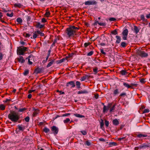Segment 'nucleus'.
<instances>
[{"label":"nucleus","mask_w":150,"mask_h":150,"mask_svg":"<svg viewBox=\"0 0 150 150\" xmlns=\"http://www.w3.org/2000/svg\"><path fill=\"white\" fill-rule=\"evenodd\" d=\"M8 118L11 121L13 122H18V123H20L21 120H19L20 118V115L18 113L13 111L10 112L8 115Z\"/></svg>","instance_id":"nucleus-1"},{"label":"nucleus","mask_w":150,"mask_h":150,"mask_svg":"<svg viewBox=\"0 0 150 150\" xmlns=\"http://www.w3.org/2000/svg\"><path fill=\"white\" fill-rule=\"evenodd\" d=\"M28 50V47L24 46L18 47L17 50V54L19 55H23Z\"/></svg>","instance_id":"nucleus-2"},{"label":"nucleus","mask_w":150,"mask_h":150,"mask_svg":"<svg viewBox=\"0 0 150 150\" xmlns=\"http://www.w3.org/2000/svg\"><path fill=\"white\" fill-rule=\"evenodd\" d=\"M65 33L69 38L73 37L76 35L75 31L73 30L70 27L66 29Z\"/></svg>","instance_id":"nucleus-3"},{"label":"nucleus","mask_w":150,"mask_h":150,"mask_svg":"<svg viewBox=\"0 0 150 150\" xmlns=\"http://www.w3.org/2000/svg\"><path fill=\"white\" fill-rule=\"evenodd\" d=\"M51 131L53 134L56 136L58 133L59 129L55 126H53L50 127Z\"/></svg>","instance_id":"nucleus-4"},{"label":"nucleus","mask_w":150,"mask_h":150,"mask_svg":"<svg viewBox=\"0 0 150 150\" xmlns=\"http://www.w3.org/2000/svg\"><path fill=\"white\" fill-rule=\"evenodd\" d=\"M128 30L126 29L123 30L122 32V34L123 37L122 39L124 40H127V38L128 34Z\"/></svg>","instance_id":"nucleus-5"},{"label":"nucleus","mask_w":150,"mask_h":150,"mask_svg":"<svg viewBox=\"0 0 150 150\" xmlns=\"http://www.w3.org/2000/svg\"><path fill=\"white\" fill-rule=\"evenodd\" d=\"M97 2L93 0V1H86L84 3L85 5H96Z\"/></svg>","instance_id":"nucleus-6"},{"label":"nucleus","mask_w":150,"mask_h":150,"mask_svg":"<svg viewBox=\"0 0 150 150\" xmlns=\"http://www.w3.org/2000/svg\"><path fill=\"white\" fill-rule=\"evenodd\" d=\"M138 54L142 57H147L148 55L143 51H139L138 52Z\"/></svg>","instance_id":"nucleus-7"},{"label":"nucleus","mask_w":150,"mask_h":150,"mask_svg":"<svg viewBox=\"0 0 150 150\" xmlns=\"http://www.w3.org/2000/svg\"><path fill=\"white\" fill-rule=\"evenodd\" d=\"M147 147L150 148V143L147 144L144 143L139 146V148H140V149H145Z\"/></svg>","instance_id":"nucleus-8"},{"label":"nucleus","mask_w":150,"mask_h":150,"mask_svg":"<svg viewBox=\"0 0 150 150\" xmlns=\"http://www.w3.org/2000/svg\"><path fill=\"white\" fill-rule=\"evenodd\" d=\"M69 85L71 86V88H74L75 86V83L73 81H70L68 82L66 84L67 86H69Z\"/></svg>","instance_id":"nucleus-9"},{"label":"nucleus","mask_w":150,"mask_h":150,"mask_svg":"<svg viewBox=\"0 0 150 150\" xmlns=\"http://www.w3.org/2000/svg\"><path fill=\"white\" fill-rule=\"evenodd\" d=\"M44 25L41 24L40 23L38 22L35 25V27L36 28H39L40 29H41L44 27Z\"/></svg>","instance_id":"nucleus-10"},{"label":"nucleus","mask_w":150,"mask_h":150,"mask_svg":"<svg viewBox=\"0 0 150 150\" xmlns=\"http://www.w3.org/2000/svg\"><path fill=\"white\" fill-rule=\"evenodd\" d=\"M34 56L32 54L30 55L28 57V64L30 65H31L33 64V62L30 61V60H32V59H33L34 58Z\"/></svg>","instance_id":"nucleus-11"},{"label":"nucleus","mask_w":150,"mask_h":150,"mask_svg":"<svg viewBox=\"0 0 150 150\" xmlns=\"http://www.w3.org/2000/svg\"><path fill=\"white\" fill-rule=\"evenodd\" d=\"M90 77V76L88 75H85L84 76H83L80 79L81 81H85L86 79H88Z\"/></svg>","instance_id":"nucleus-12"},{"label":"nucleus","mask_w":150,"mask_h":150,"mask_svg":"<svg viewBox=\"0 0 150 150\" xmlns=\"http://www.w3.org/2000/svg\"><path fill=\"white\" fill-rule=\"evenodd\" d=\"M40 111L38 109H35L33 113V117L36 116L39 113Z\"/></svg>","instance_id":"nucleus-13"},{"label":"nucleus","mask_w":150,"mask_h":150,"mask_svg":"<svg viewBox=\"0 0 150 150\" xmlns=\"http://www.w3.org/2000/svg\"><path fill=\"white\" fill-rule=\"evenodd\" d=\"M18 128L20 131H23L25 129V126L22 125H18Z\"/></svg>","instance_id":"nucleus-14"},{"label":"nucleus","mask_w":150,"mask_h":150,"mask_svg":"<svg viewBox=\"0 0 150 150\" xmlns=\"http://www.w3.org/2000/svg\"><path fill=\"white\" fill-rule=\"evenodd\" d=\"M113 124L115 126H117L119 124V122L117 119H115L112 121Z\"/></svg>","instance_id":"nucleus-15"},{"label":"nucleus","mask_w":150,"mask_h":150,"mask_svg":"<svg viewBox=\"0 0 150 150\" xmlns=\"http://www.w3.org/2000/svg\"><path fill=\"white\" fill-rule=\"evenodd\" d=\"M88 93V91L85 90H82L81 91H79L77 92V93L78 94H86Z\"/></svg>","instance_id":"nucleus-16"},{"label":"nucleus","mask_w":150,"mask_h":150,"mask_svg":"<svg viewBox=\"0 0 150 150\" xmlns=\"http://www.w3.org/2000/svg\"><path fill=\"white\" fill-rule=\"evenodd\" d=\"M18 59L19 62H21L22 63H24L25 62V60L22 56H20L19 58H18Z\"/></svg>","instance_id":"nucleus-17"},{"label":"nucleus","mask_w":150,"mask_h":150,"mask_svg":"<svg viewBox=\"0 0 150 150\" xmlns=\"http://www.w3.org/2000/svg\"><path fill=\"white\" fill-rule=\"evenodd\" d=\"M116 37L117 38V40L116 42V43L117 44L119 43L121 40V38L119 36H116Z\"/></svg>","instance_id":"nucleus-18"},{"label":"nucleus","mask_w":150,"mask_h":150,"mask_svg":"<svg viewBox=\"0 0 150 150\" xmlns=\"http://www.w3.org/2000/svg\"><path fill=\"white\" fill-rule=\"evenodd\" d=\"M35 31L37 34H38V35H40L41 36H44V33L40 31L39 30H38Z\"/></svg>","instance_id":"nucleus-19"},{"label":"nucleus","mask_w":150,"mask_h":150,"mask_svg":"<svg viewBox=\"0 0 150 150\" xmlns=\"http://www.w3.org/2000/svg\"><path fill=\"white\" fill-rule=\"evenodd\" d=\"M14 6L15 7H17L19 8H21L23 6V5L20 3H18L14 4Z\"/></svg>","instance_id":"nucleus-20"},{"label":"nucleus","mask_w":150,"mask_h":150,"mask_svg":"<svg viewBox=\"0 0 150 150\" xmlns=\"http://www.w3.org/2000/svg\"><path fill=\"white\" fill-rule=\"evenodd\" d=\"M134 32L137 34L139 31V29H138L137 27L136 26H134Z\"/></svg>","instance_id":"nucleus-21"},{"label":"nucleus","mask_w":150,"mask_h":150,"mask_svg":"<svg viewBox=\"0 0 150 150\" xmlns=\"http://www.w3.org/2000/svg\"><path fill=\"white\" fill-rule=\"evenodd\" d=\"M120 73L122 75H125L127 74V72L126 71L122 70L120 71Z\"/></svg>","instance_id":"nucleus-22"},{"label":"nucleus","mask_w":150,"mask_h":150,"mask_svg":"<svg viewBox=\"0 0 150 150\" xmlns=\"http://www.w3.org/2000/svg\"><path fill=\"white\" fill-rule=\"evenodd\" d=\"M109 108H108V107L107 106L104 105L103 108V112L105 113L108 110Z\"/></svg>","instance_id":"nucleus-23"},{"label":"nucleus","mask_w":150,"mask_h":150,"mask_svg":"<svg viewBox=\"0 0 150 150\" xmlns=\"http://www.w3.org/2000/svg\"><path fill=\"white\" fill-rule=\"evenodd\" d=\"M127 45V44L124 42H122L121 43L120 47H126Z\"/></svg>","instance_id":"nucleus-24"},{"label":"nucleus","mask_w":150,"mask_h":150,"mask_svg":"<svg viewBox=\"0 0 150 150\" xmlns=\"http://www.w3.org/2000/svg\"><path fill=\"white\" fill-rule=\"evenodd\" d=\"M109 145L110 146H116L117 145V143L115 142H110L109 143Z\"/></svg>","instance_id":"nucleus-25"},{"label":"nucleus","mask_w":150,"mask_h":150,"mask_svg":"<svg viewBox=\"0 0 150 150\" xmlns=\"http://www.w3.org/2000/svg\"><path fill=\"white\" fill-rule=\"evenodd\" d=\"M74 115L77 117L79 118L84 117L83 115L77 113H75L74 114Z\"/></svg>","instance_id":"nucleus-26"},{"label":"nucleus","mask_w":150,"mask_h":150,"mask_svg":"<svg viewBox=\"0 0 150 150\" xmlns=\"http://www.w3.org/2000/svg\"><path fill=\"white\" fill-rule=\"evenodd\" d=\"M39 35L38 34H37L36 32L35 31L33 33V39H35L38 37V36Z\"/></svg>","instance_id":"nucleus-27"},{"label":"nucleus","mask_w":150,"mask_h":150,"mask_svg":"<svg viewBox=\"0 0 150 150\" xmlns=\"http://www.w3.org/2000/svg\"><path fill=\"white\" fill-rule=\"evenodd\" d=\"M76 87L78 88H81V83L80 82L78 81H76Z\"/></svg>","instance_id":"nucleus-28"},{"label":"nucleus","mask_w":150,"mask_h":150,"mask_svg":"<svg viewBox=\"0 0 150 150\" xmlns=\"http://www.w3.org/2000/svg\"><path fill=\"white\" fill-rule=\"evenodd\" d=\"M123 85L127 87L128 88H131V87H132L131 86H130V85H129L128 83H124Z\"/></svg>","instance_id":"nucleus-29"},{"label":"nucleus","mask_w":150,"mask_h":150,"mask_svg":"<svg viewBox=\"0 0 150 150\" xmlns=\"http://www.w3.org/2000/svg\"><path fill=\"white\" fill-rule=\"evenodd\" d=\"M147 135L146 134H138L137 135V137L140 138L142 137H147Z\"/></svg>","instance_id":"nucleus-30"},{"label":"nucleus","mask_w":150,"mask_h":150,"mask_svg":"<svg viewBox=\"0 0 150 150\" xmlns=\"http://www.w3.org/2000/svg\"><path fill=\"white\" fill-rule=\"evenodd\" d=\"M43 131L45 133H47L50 131V129L46 127H45L43 129Z\"/></svg>","instance_id":"nucleus-31"},{"label":"nucleus","mask_w":150,"mask_h":150,"mask_svg":"<svg viewBox=\"0 0 150 150\" xmlns=\"http://www.w3.org/2000/svg\"><path fill=\"white\" fill-rule=\"evenodd\" d=\"M101 122H100V128L101 129H103V127L104 125V124L103 120L102 119L101 120Z\"/></svg>","instance_id":"nucleus-32"},{"label":"nucleus","mask_w":150,"mask_h":150,"mask_svg":"<svg viewBox=\"0 0 150 150\" xmlns=\"http://www.w3.org/2000/svg\"><path fill=\"white\" fill-rule=\"evenodd\" d=\"M54 62V60H52L47 65V67L48 68L51 66L53 64Z\"/></svg>","instance_id":"nucleus-33"},{"label":"nucleus","mask_w":150,"mask_h":150,"mask_svg":"<svg viewBox=\"0 0 150 150\" xmlns=\"http://www.w3.org/2000/svg\"><path fill=\"white\" fill-rule=\"evenodd\" d=\"M71 28L73 30H74L75 31V33H76V30H78L79 29V28L77 27H75L74 26H70Z\"/></svg>","instance_id":"nucleus-34"},{"label":"nucleus","mask_w":150,"mask_h":150,"mask_svg":"<svg viewBox=\"0 0 150 150\" xmlns=\"http://www.w3.org/2000/svg\"><path fill=\"white\" fill-rule=\"evenodd\" d=\"M27 109L25 108H20L18 110V112H23L26 110Z\"/></svg>","instance_id":"nucleus-35"},{"label":"nucleus","mask_w":150,"mask_h":150,"mask_svg":"<svg viewBox=\"0 0 150 150\" xmlns=\"http://www.w3.org/2000/svg\"><path fill=\"white\" fill-rule=\"evenodd\" d=\"M41 71V70L39 68H37L35 70V72L36 74H38Z\"/></svg>","instance_id":"nucleus-36"},{"label":"nucleus","mask_w":150,"mask_h":150,"mask_svg":"<svg viewBox=\"0 0 150 150\" xmlns=\"http://www.w3.org/2000/svg\"><path fill=\"white\" fill-rule=\"evenodd\" d=\"M115 105H116L114 104L111 108L110 110V112H112L113 110L115 109Z\"/></svg>","instance_id":"nucleus-37"},{"label":"nucleus","mask_w":150,"mask_h":150,"mask_svg":"<svg viewBox=\"0 0 150 150\" xmlns=\"http://www.w3.org/2000/svg\"><path fill=\"white\" fill-rule=\"evenodd\" d=\"M5 106L3 104H0V109L3 110H5Z\"/></svg>","instance_id":"nucleus-38"},{"label":"nucleus","mask_w":150,"mask_h":150,"mask_svg":"<svg viewBox=\"0 0 150 150\" xmlns=\"http://www.w3.org/2000/svg\"><path fill=\"white\" fill-rule=\"evenodd\" d=\"M16 21L18 23H20L22 22V20L21 18H18L17 19Z\"/></svg>","instance_id":"nucleus-39"},{"label":"nucleus","mask_w":150,"mask_h":150,"mask_svg":"<svg viewBox=\"0 0 150 150\" xmlns=\"http://www.w3.org/2000/svg\"><path fill=\"white\" fill-rule=\"evenodd\" d=\"M98 68L96 67L95 68L93 69V71L94 72V74H96L98 72Z\"/></svg>","instance_id":"nucleus-40"},{"label":"nucleus","mask_w":150,"mask_h":150,"mask_svg":"<svg viewBox=\"0 0 150 150\" xmlns=\"http://www.w3.org/2000/svg\"><path fill=\"white\" fill-rule=\"evenodd\" d=\"M127 96V93L125 92H123L120 94L119 96L120 97H125Z\"/></svg>","instance_id":"nucleus-41"},{"label":"nucleus","mask_w":150,"mask_h":150,"mask_svg":"<svg viewBox=\"0 0 150 150\" xmlns=\"http://www.w3.org/2000/svg\"><path fill=\"white\" fill-rule=\"evenodd\" d=\"M91 143L88 140L87 141L85 142V144L88 146H89L91 145Z\"/></svg>","instance_id":"nucleus-42"},{"label":"nucleus","mask_w":150,"mask_h":150,"mask_svg":"<svg viewBox=\"0 0 150 150\" xmlns=\"http://www.w3.org/2000/svg\"><path fill=\"white\" fill-rule=\"evenodd\" d=\"M130 86H131V88L133 89L134 88L133 87V86H134L135 87L137 86V84L134 83H131L130 84Z\"/></svg>","instance_id":"nucleus-43"},{"label":"nucleus","mask_w":150,"mask_h":150,"mask_svg":"<svg viewBox=\"0 0 150 150\" xmlns=\"http://www.w3.org/2000/svg\"><path fill=\"white\" fill-rule=\"evenodd\" d=\"M70 121V119L67 118L65 120H64V122L65 123H67L69 122Z\"/></svg>","instance_id":"nucleus-44"},{"label":"nucleus","mask_w":150,"mask_h":150,"mask_svg":"<svg viewBox=\"0 0 150 150\" xmlns=\"http://www.w3.org/2000/svg\"><path fill=\"white\" fill-rule=\"evenodd\" d=\"M29 71L28 70H25L24 71V72L23 73V74L24 75L26 76L29 73Z\"/></svg>","instance_id":"nucleus-45"},{"label":"nucleus","mask_w":150,"mask_h":150,"mask_svg":"<svg viewBox=\"0 0 150 150\" xmlns=\"http://www.w3.org/2000/svg\"><path fill=\"white\" fill-rule=\"evenodd\" d=\"M105 126L107 127H108L109 126V122L107 120H105Z\"/></svg>","instance_id":"nucleus-46"},{"label":"nucleus","mask_w":150,"mask_h":150,"mask_svg":"<svg viewBox=\"0 0 150 150\" xmlns=\"http://www.w3.org/2000/svg\"><path fill=\"white\" fill-rule=\"evenodd\" d=\"M6 15L8 16L11 17L13 16V12H11V14L7 13Z\"/></svg>","instance_id":"nucleus-47"},{"label":"nucleus","mask_w":150,"mask_h":150,"mask_svg":"<svg viewBox=\"0 0 150 150\" xmlns=\"http://www.w3.org/2000/svg\"><path fill=\"white\" fill-rule=\"evenodd\" d=\"M119 93L118 90L117 89H116L113 92V94L115 95H116V94L118 93Z\"/></svg>","instance_id":"nucleus-48"},{"label":"nucleus","mask_w":150,"mask_h":150,"mask_svg":"<svg viewBox=\"0 0 150 150\" xmlns=\"http://www.w3.org/2000/svg\"><path fill=\"white\" fill-rule=\"evenodd\" d=\"M111 33L114 35H116L117 34V32L116 29L115 30H114L111 32Z\"/></svg>","instance_id":"nucleus-49"},{"label":"nucleus","mask_w":150,"mask_h":150,"mask_svg":"<svg viewBox=\"0 0 150 150\" xmlns=\"http://www.w3.org/2000/svg\"><path fill=\"white\" fill-rule=\"evenodd\" d=\"M140 18H141V19L143 21H145V18L144 15H141L140 16Z\"/></svg>","instance_id":"nucleus-50"},{"label":"nucleus","mask_w":150,"mask_h":150,"mask_svg":"<svg viewBox=\"0 0 150 150\" xmlns=\"http://www.w3.org/2000/svg\"><path fill=\"white\" fill-rule=\"evenodd\" d=\"M91 44V43L90 42H86L84 44V46L85 47H87L88 46Z\"/></svg>","instance_id":"nucleus-51"},{"label":"nucleus","mask_w":150,"mask_h":150,"mask_svg":"<svg viewBox=\"0 0 150 150\" xmlns=\"http://www.w3.org/2000/svg\"><path fill=\"white\" fill-rule=\"evenodd\" d=\"M98 24L100 26H105L106 25V23H98Z\"/></svg>","instance_id":"nucleus-52"},{"label":"nucleus","mask_w":150,"mask_h":150,"mask_svg":"<svg viewBox=\"0 0 150 150\" xmlns=\"http://www.w3.org/2000/svg\"><path fill=\"white\" fill-rule=\"evenodd\" d=\"M50 50H49L48 51V53L47 54V56L46 58V61H47L48 59L49 56L50 55Z\"/></svg>","instance_id":"nucleus-53"},{"label":"nucleus","mask_w":150,"mask_h":150,"mask_svg":"<svg viewBox=\"0 0 150 150\" xmlns=\"http://www.w3.org/2000/svg\"><path fill=\"white\" fill-rule=\"evenodd\" d=\"M30 120V118L28 116H27L25 118V121L26 122H29Z\"/></svg>","instance_id":"nucleus-54"},{"label":"nucleus","mask_w":150,"mask_h":150,"mask_svg":"<svg viewBox=\"0 0 150 150\" xmlns=\"http://www.w3.org/2000/svg\"><path fill=\"white\" fill-rule=\"evenodd\" d=\"M149 112V110L148 109H144L143 111V113H148Z\"/></svg>","instance_id":"nucleus-55"},{"label":"nucleus","mask_w":150,"mask_h":150,"mask_svg":"<svg viewBox=\"0 0 150 150\" xmlns=\"http://www.w3.org/2000/svg\"><path fill=\"white\" fill-rule=\"evenodd\" d=\"M81 132L82 133V134L84 135H85L87 134V132L86 131H81Z\"/></svg>","instance_id":"nucleus-56"},{"label":"nucleus","mask_w":150,"mask_h":150,"mask_svg":"<svg viewBox=\"0 0 150 150\" xmlns=\"http://www.w3.org/2000/svg\"><path fill=\"white\" fill-rule=\"evenodd\" d=\"M93 53V51H91L88 53L87 54V55L88 56H90L92 55Z\"/></svg>","instance_id":"nucleus-57"},{"label":"nucleus","mask_w":150,"mask_h":150,"mask_svg":"<svg viewBox=\"0 0 150 150\" xmlns=\"http://www.w3.org/2000/svg\"><path fill=\"white\" fill-rule=\"evenodd\" d=\"M140 82L142 83H144L145 82V80L143 79H140Z\"/></svg>","instance_id":"nucleus-58"},{"label":"nucleus","mask_w":150,"mask_h":150,"mask_svg":"<svg viewBox=\"0 0 150 150\" xmlns=\"http://www.w3.org/2000/svg\"><path fill=\"white\" fill-rule=\"evenodd\" d=\"M50 13L49 12H46V13L45 14V16L48 17L50 15Z\"/></svg>","instance_id":"nucleus-59"},{"label":"nucleus","mask_w":150,"mask_h":150,"mask_svg":"<svg viewBox=\"0 0 150 150\" xmlns=\"http://www.w3.org/2000/svg\"><path fill=\"white\" fill-rule=\"evenodd\" d=\"M116 19L114 18H111L109 19V21H114L116 20Z\"/></svg>","instance_id":"nucleus-60"},{"label":"nucleus","mask_w":150,"mask_h":150,"mask_svg":"<svg viewBox=\"0 0 150 150\" xmlns=\"http://www.w3.org/2000/svg\"><path fill=\"white\" fill-rule=\"evenodd\" d=\"M112 103H108V105L107 106L108 107V108H110L111 107L112 105Z\"/></svg>","instance_id":"nucleus-61"},{"label":"nucleus","mask_w":150,"mask_h":150,"mask_svg":"<svg viewBox=\"0 0 150 150\" xmlns=\"http://www.w3.org/2000/svg\"><path fill=\"white\" fill-rule=\"evenodd\" d=\"M70 114L69 113H65L62 115V116H67L69 115H70Z\"/></svg>","instance_id":"nucleus-62"},{"label":"nucleus","mask_w":150,"mask_h":150,"mask_svg":"<svg viewBox=\"0 0 150 150\" xmlns=\"http://www.w3.org/2000/svg\"><path fill=\"white\" fill-rule=\"evenodd\" d=\"M66 59H65V58H63L60 59L59 61H60L59 62L62 63V62H64Z\"/></svg>","instance_id":"nucleus-63"},{"label":"nucleus","mask_w":150,"mask_h":150,"mask_svg":"<svg viewBox=\"0 0 150 150\" xmlns=\"http://www.w3.org/2000/svg\"><path fill=\"white\" fill-rule=\"evenodd\" d=\"M100 52L103 54L104 55L106 54V53L105 52L103 49H100Z\"/></svg>","instance_id":"nucleus-64"}]
</instances>
